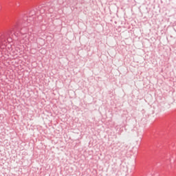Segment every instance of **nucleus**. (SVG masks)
<instances>
[{
	"instance_id": "f257e3e1",
	"label": "nucleus",
	"mask_w": 176,
	"mask_h": 176,
	"mask_svg": "<svg viewBox=\"0 0 176 176\" xmlns=\"http://www.w3.org/2000/svg\"><path fill=\"white\" fill-rule=\"evenodd\" d=\"M33 38H30V34H22L21 35V43H28V42H31Z\"/></svg>"
},
{
	"instance_id": "f03ea898",
	"label": "nucleus",
	"mask_w": 176,
	"mask_h": 176,
	"mask_svg": "<svg viewBox=\"0 0 176 176\" xmlns=\"http://www.w3.org/2000/svg\"><path fill=\"white\" fill-rule=\"evenodd\" d=\"M3 38H4V36H0V42H3Z\"/></svg>"
},
{
	"instance_id": "7ed1b4c3",
	"label": "nucleus",
	"mask_w": 176,
	"mask_h": 176,
	"mask_svg": "<svg viewBox=\"0 0 176 176\" xmlns=\"http://www.w3.org/2000/svg\"><path fill=\"white\" fill-rule=\"evenodd\" d=\"M29 38H33L32 41H34V34H29Z\"/></svg>"
},
{
	"instance_id": "20e7f679",
	"label": "nucleus",
	"mask_w": 176,
	"mask_h": 176,
	"mask_svg": "<svg viewBox=\"0 0 176 176\" xmlns=\"http://www.w3.org/2000/svg\"><path fill=\"white\" fill-rule=\"evenodd\" d=\"M5 47H6V45H1V49H5Z\"/></svg>"
},
{
	"instance_id": "39448f33",
	"label": "nucleus",
	"mask_w": 176,
	"mask_h": 176,
	"mask_svg": "<svg viewBox=\"0 0 176 176\" xmlns=\"http://www.w3.org/2000/svg\"><path fill=\"white\" fill-rule=\"evenodd\" d=\"M21 32L23 33V30H21Z\"/></svg>"
}]
</instances>
